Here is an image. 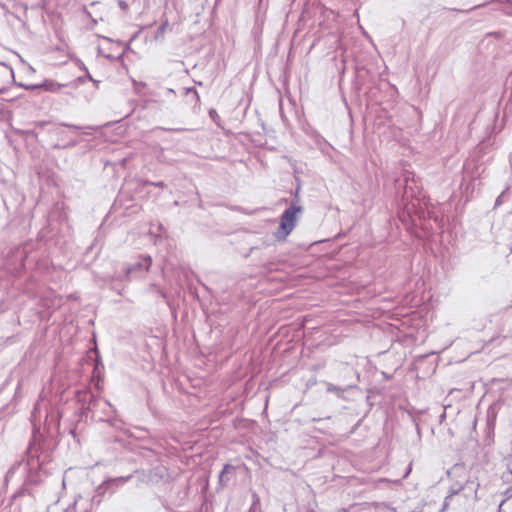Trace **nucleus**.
Here are the masks:
<instances>
[{
	"instance_id": "nucleus-2",
	"label": "nucleus",
	"mask_w": 512,
	"mask_h": 512,
	"mask_svg": "<svg viewBox=\"0 0 512 512\" xmlns=\"http://www.w3.org/2000/svg\"><path fill=\"white\" fill-rule=\"evenodd\" d=\"M164 29H165V25H162V26L160 27V31H161V32H163V31H164Z\"/></svg>"
},
{
	"instance_id": "nucleus-1",
	"label": "nucleus",
	"mask_w": 512,
	"mask_h": 512,
	"mask_svg": "<svg viewBox=\"0 0 512 512\" xmlns=\"http://www.w3.org/2000/svg\"><path fill=\"white\" fill-rule=\"evenodd\" d=\"M302 213V207L291 205L284 211L280 219V225L275 232L278 240H285L286 237L294 230L298 216Z\"/></svg>"
}]
</instances>
